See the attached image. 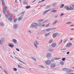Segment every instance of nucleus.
I'll return each instance as SVG.
<instances>
[{"instance_id": "69168bd1", "label": "nucleus", "mask_w": 74, "mask_h": 74, "mask_svg": "<svg viewBox=\"0 0 74 74\" xmlns=\"http://www.w3.org/2000/svg\"><path fill=\"white\" fill-rule=\"evenodd\" d=\"M71 74H74V73H71Z\"/></svg>"}, {"instance_id": "dca6fc26", "label": "nucleus", "mask_w": 74, "mask_h": 74, "mask_svg": "<svg viewBox=\"0 0 74 74\" xmlns=\"http://www.w3.org/2000/svg\"><path fill=\"white\" fill-rule=\"evenodd\" d=\"M66 48H64V49H62L61 50V51H62V52H64V51H65L66 50Z\"/></svg>"}, {"instance_id": "c9c22d12", "label": "nucleus", "mask_w": 74, "mask_h": 74, "mask_svg": "<svg viewBox=\"0 0 74 74\" xmlns=\"http://www.w3.org/2000/svg\"><path fill=\"white\" fill-rule=\"evenodd\" d=\"M18 67H19L20 68H23L22 67H21V66H20V65H18Z\"/></svg>"}, {"instance_id": "423d86ee", "label": "nucleus", "mask_w": 74, "mask_h": 74, "mask_svg": "<svg viewBox=\"0 0 74 74\" xmlns=\"http://www.w3.org/2000/svg\"><path fill=\"white\" fill-rule=\"evenodd\" d=\"M72 45H73V44L71 42L70 43H69L66 45V46L68 47H71V46H72Z\"/></svg>"}, {"instance_id": "09e8293b", "label": "nucleus", "mask_w": 74, "mask_h": 74, "mask_svg": "<svg viewBox=\"0 0 74 74\" xmlns=\"http://www.w3.org/2000/svg\"><path fill=\"white\" fill-rule=\"evenodd\" d=\"M70 40H73V38H71L70 39Z\"/></svg>"}, {"instance_id": "f3484780", "label": "nucleus", "mask_w": 74, "mask_h": 74, "mask_svg": "<svg viewBox=\"0 0 74 74\" xmlns=\"http://www.w3.org/2000/svg\"><path fill=\"white\" fill-rule=\"evenodd\" d=\"M49 10H46L44 12V13H45V14H46V13H47V12H48V11H49Z\"/></svg>"}, {"instance_id": "79ce46f5", "label": "nucleus", "mask_w": 74, "mask_h": 74, "mask_svg": "<svg viewBox=\"0 0 74 74\" xmlns=\"http://www.w3.org/2000/svg\"><path fill=\"white\" fill-rule=\"evenodd\" d=\"M4 72L5 73H6V74H7V72L5 70L4 71Z\"/></svg>"}, {"instance_id": "a18cd8bd", "label": "nucleus", "mask_w": 74, "mask_h": 74, "mask_svg": "<svg viewBox=\"0 0 74 74\" xmlns=\"http://www.w3.org/2000/svg\"><path fill=\"white\" fill-rule=\"evenodd\" d=\"M67 40H65L64 41V43H65V42H66V41H67Z\"/></svg>"}, {"instance_id": "412c9836", "label": "nucleus", "mask_w": 74, "mask_h": 74, "mask_svg": "<svg viewBox=\"0 0 74 74\" xmlns=\"http://www.w3.org/2000/svg\"><path fill=\"white\" fill-rule=\"evenodd\" d=\"M30 8V6H27L26 7V8L27 9H28V8Z\"/></svg>"}, {"instance_id": "c03bdc74", "label": "nucleus", "mask_w": 74, "mask_h": 74, "mask_svg": "<svg viewBox=\"0 0 74 74\" xmlns=\"http://www.w3.org/2000/svg\"><path fill=\"white\" fill-rule=\"evenodd\" d=\"M45 0H42L39 3H40V2H42V1H45Z\"/></svg>"}, {"instance_id": "a19ab883", "label": "nucleus", "mask_w": 74, "mask_h": 74, "mask_svg": "<svg viewBox=\"0 0 74 74\" xmlns=\"http://www.w3.org/2000/svg\"><path fill=\"white\" fill-rule=\"evenodd\" d=\"M24 13H25V12H23L21 13V14H24Z\"/></svg>"}, {"instance_id": "49530a36", "label": "nucleus", "mask_w": 74, "mask_h": 74, "mask_svg": "<svg viewBox=\"0 0 74 74\" xmlns=\"http://www.w3.org/2000/svg\"><path fill=\"white\" fill-rule=\"evenodd\" d=\"M70 53V52H68L67 53V54H69Z\"/></svg>"}, {"instance_id": "3c124183", "label": "nucleus", "mask_w": 74, "mask_h": 74, "mask_svg": "<svg viewBox=\"0 0 74 74\" xmlns=\"http://www.w3.org/2000/svg\"><path fill=\"white\" fill-rule=\"evenodd\" d=\"M29 32H30V33H32V32H31L30 31V30L29 31Z\"/></svg>"}, {"instance_id": "7ed1b4c3", "label": "nucleus", "mask_w": 74, "mask_h": 74, "mask_svg": "<svg viewBox=\"0 0 74 74\" xmlns=\"http://www.w3.org/2000/svg\"><path fill=\"white\" fill-rule=\"evenodd\" d=\"M64 8L68 11L69 10H73V8L71 7L69 8V7L65 6Z\"/></svg>"}, {"instance_id": "a878e982", "label": "nucleus", "mask_w": 74, "mask_h": 74, "mask_svg": "<svg viewBox=\"0 0 74 74\" xmlns=\"http://www.w3.org/2000/svg\"><path fill=\"white\" fill-rule=\"evenodd\" d=\"M60 64H61V65H63V64H64V62H60Z\"/></svg>"}, {"instance_id": "1a4fd4ad", "label": "nucleus", "mask_w": 74, "mask_h": 74, "mask_svg": "<svg viewBox=\"0 0 74 74\" xmlns=\"http://www.w3.org/2000/svg\"><path fill=\"white\" fill-rule=\"evenodd\" d=\"M34 45L36 47V48H37V45H38V42H37V41H35L34 42Z\"/></svg>"}, {"instance_id": "4c0bfd02", "label": "nucleus", "mask_w": 74, "mask_h": 74, "mask_svg": "<svg viewBox=\"0 0 74 74\" xmlns=\"http://www.w3.org/2000/svg\"><path fill=\"white\" fill-rule=\"evenodd\" d=\"M16 50L17 51H19V49L18 48H16Z\"/></svg>"}, {"instance_id": "37998d69", "label": "nucleus", "mask_w": 74, "mask_h": 74, "mask_svg": "<svg viewBox=\"0 0 74 74\" xmlns=\"http://www.w3.org/2000/svg\"><path fill=\"white\" fill-rule=\"evenodd\" d=\"M53 61H54V59H52L51 60V62H53Z\"/></svg>"}, {"instance_id": "cd10ccee", "label": "nucleus", "mask_w": 74, "mask_h": 74, "mask_svg": "<svg viewBox=\"0 0 74 74\" xmlns=\"http://www.w3.org/2000/svg\"><path fill=\"white\" fill-rule=\"evenodd\" d=\"M9 46L10 47H14V45H10Z\"/></svg>"}, {"instance_id": "c85d7f7f", "label": "nucleus", "mask_w": 74, "mask_h": 74, "mask_svg": "<svg viewBox=\"0 0 74 74\" xmlns=\"http://www.w3.org/2000/svg\"><path fill=\"white\" fill-rule=\"evenodd\" d=\"M52 41H53V40H52V39H51L50 40L49 43H51V42H52Z\"/></svg>"}, {"instance_id": "ddd939ff", "label": "nucleus", "mask_w": 74, "mask_h": 74, "mask_svg": "<svg viewBox=\"0 0 74 74\" xmlns=\"http://www.w3.org/2000/svg\"><path fill=\"white\" fill-rule=\"evenodd\" d=\"M51 66L53 68H54V67H55V66H56V65H55V64H52L51 65Z\"/></svg>"}, {"instance_id": "bb28decb", "label": "nucleus", "mask_w": 74, "mask_h": 74, "mask_svg": "<svg viewBox=\"0 0 74 74\" xmlns=\"http://www.w3.org/2000/svg\"><path fill=\"white\" fill-rule=\"evenodd\" d=\"M58 22V21H56L55 22H53V25H55V24H56V22Z\"/></svg>"}, {"instance_id": "13d9d810", "label": "nucleus", "mask_w": 74, "mask_h": 74, "mask_svg": "<svg viewBox=\"0 0 74 74\" xmlns=\"http://www.w3.org/2000/svg\"><path fill=\"white\" fill-rule=\"evenodd\" d=\"M22 0H19L20 1V3H21V1Z\"/></svg>"}, {"instance_id": "de8ad7c7", "label": "nucleus", "mask_w": 74, "mask_h": 74, "mask_svg": "<svg viewBox=\"0 0 74 74\" xmlns=\"http://www.w3.org/2000/svg\"><path fill=\"white\" fill-rule=\"evenodd\" d=\"M71 23V22H69V23H67V24H69V23Z\"/></svg>"}, {"instance_id": "5701e85b", "label": "nucleus", "mask_w": 74, "mask_h": 74, "mask_svg": "<svg viewBox=\"0 0 74 74\" xmlns=\"http://www.w3.org/2000/svg\"><path fill=\"white\" fill-rule=\"evenodd\" d=\"M50 34V33H48L47 34H45V37H47V36H48V35H49V34Z\"/></svg>"}, {"instance_id": "680f3d73", "label": "nucleus", "mask_w": 74, "mask_h": 74, "mask_svg": "<svg viewBox=\"0 0 74 74\" xmlns=\"http://www.w3.org/2000/svg\"><path fill=\"white\" fill-rule=\"evenodd\" d=\"M0 68H1V69H2V67H1V66H0Z\"/></svg>"}, {"instance_id": "e433bc0d", "label": "nucleus", "mask_w": 74, "mask_h": 74, "mask_svg": "<svg viewBox=\"0 0 74 74\" xmlns=\"http://www.w3.org/2000/svg\"><path fill=\"white\" fill-rule=\"evenodd\" d=\"M66 59L65 58H62V60L63 61H64V60H65Z\"/></svg>"}, {"instance_id": "20e7f679", "label": "nucleus", "mask_w": 74, "mask_h": 74, "mask_svg": "<svg viewBox=\"0 0 74 74\" xmlns=\"http://www.w3.org/2000/svg\"><path fill=\"white\" fill-rule=\"evenodd\" d=\"M45 63L47 65H49L51 63V61L49 60L45 61Z\"/></svg>"}, {"instance_id": "aec40b11", "label": "nucleus", "mask_w": 74, "mask_h": 74, "mask_svg": "<svg viewBox=\"0 0 74 74\" xmlns=\"http://www.w3.org/2000/svg\"><path fill=\"white\" fill-rule=\"evenodd\" d=\"M67 70V68H63L62 69L63 71H66V70Z\"/></svg>"}, {"instance_id": "4d7b16f0", "label": "nucleus", "mask_w": 74, "mask_h": 74, "mask_svg": "<svg viewBox=\"0 0 74 74\" xmlns=\"http://www.w3.org/2000/svg\"><path fill=\"white\" fill-rule=\"evenodd\" d=\"M41 67H42V68H44V66H41Z\"/></svg>"}, {"instance_id": "7c9ffc66", "label": "nucleus", "mask_w": 74, "mask_h": 74, "mask_svg": "<svg viewBox=\"0 0 74 74\" xmlns=\"http://www.w3.org/2000/svg\"><path fill=\"white\" fill-rule=\"evenodd\" d=\"M18 60L20 62H21L22 63H23V64H25V63L24 62H23V61H21V60Z\"/></svg>"}, {"instance_id": "6ab92c4d", "label": "nucleus", "mask_w": 74, "mask_h": 74, "mask_svg": "<svg viewBox=\"0 0 74 74\" xmlns=\"http://www.w3.org/2000/svg\"><path fill=\"white\" fill-rule=\"evenodd\" d=\"M51 30V29L50 28H48L46 29V31L47 32H49V31H50V30Z\"/></svg>"}, {"instance_id": "a211bd4d", "label": "nucleus", "mask_w": 74, "mask_h": 74, "mask_svg": "<svg viewBox=\"0 0 74 74\" xmlns=\"http://www.w3.org/2000/svg\"><path fill=\"white\" fill-rule=\"evenodd\" d=\"M64 6V5L63 4H62L60 6V8H63Z\"/></svg>"}, {"instance_id": "f257e3e1", "label": "nucleus", "mask_w": 74, "mask_h": 74, "mask_svg": "<svg viewBox=\"0 0 74 74\" xmlns=\"http://www.w3.org/2000/svg\"><path fill=\"white\" fill-rule=\"evenodd\" d=\"M2 3L3 4V5H5L4 8H3V12L4 14L6 13V11H7V7H6L5 6V2H4V0H1Z\"/></svg>"}, {"instance_id": "f8f14e48", "label": "nucleus", "mask_w": 74, "mask_h": 74, "mask_svg": "<svg viewBox=\"0 0 74 74\" xmlns=\"http://www.w3.org/2000/svg\"><path fill=\"white\" fill-rule=\"evenodd\" d=\"M12 42H13L15 44L17 42V41H16V39H13Z\"/></svg>"}, {"instance_id": "9b49d317", "label": "nucleus", "mask_w": 74, "mask_h": 74, "mask_svg": "<svg viewBox=\"0 0 74 74\" xmlns=\"http://www.w3.org/2000/svg\"><path fill=\"white\" fill-rule=\"evenodd\" d=\"M58 34L57 33H55L53 34V38H55V37H56V36H57Z\"/></svg>"}, {"instance_id": "ea45409f", "label": "nucleus", "mask_w": 74, "mask_h": 74, "mask_svg": "<svg viewBox=\"0 0 74 74\" xmlns=\"http://www.w3.org/2000/svg\"><path fill=\"white\" fill-rule=\"evenodd\" d=\"M64 15V13H62L61 14V16H62Z\"/></svg>"}, {"instance_id": "bf43d9fd", "label": "nucleus", "mask_w": 74, "mask_h": 74, "mask_svg": "<svg viewBox=\"0 0 74 74\" xmlns=\"http://www.w3.org/2000/svg\"><path fill=\"white\" fill-rule=\"evenodd\" d=\"M72 8H73V9L74 8V6H73Z\"/></svg>"}, {"instance_id": "5fc2aeb1", "label": "nucleus", "mask_w": 74, "mask_h": 74, "mask_svg": "<svg viewBox=\"0 0 74 74\" xmlns=\"http://www.w3.org/2000/svg\"><path fill=\"white\" fill-rule=\"evenodd\" d=\"M74 26V25H71V26Z\"/></svg>"}, {"instance_id": "052dcab7", "label": "nucleus", "mask_w": 74, "mask_h": 74, "mask_svg": "<svg viewBox=\"0 0 74 74\" xmlns=\"http://www.w3.org/2000/svg\"><path fill=\"white\" fill-rule=\"evenodd\" d=\"M71 30H74V29H71Z\"/></svg>"}, {"instance_id": "e2e57ef3", "label": "nucleus", "mask_w": 74, "mask_h": 74, "mask_svg": "<svg viewBox=\"0 0 74 74\" xmlns=\"http://www.w3.org/2000/svg\"><path fill=\"white\" fill-rule=\"evenodd\" d=\"M42 66H41V65H40V67H41Z\"/></svg>"}, {"instance_id": "2eb2a0df", "label": "nucleus", "mask_w": 74, "mask_h": 74, "mask_svg": "<svg viewBox=\"0 0 74 74\" xmlns=\"http://www.w3.org/2000/svg\"><path fill=\"white\" fill-rule=\"evenodd\" d=\"M51 12H57V11L56 10H53L51 11Z\"/></svg>"}, {"instance_id": "39448f33", "label": "nucleus", "mask_w": 74, "mask_h": 74, "mask_svg": "<svg viewBox=\"0 0 74 74\" xmlns=\"http://www.w3.org/2000/svg\"><path fill=\"white\" fill-rule=\"evenodd\" d=\"M32 26L33 27H37V26H38V24L36 23H33L32 25Z\"/></svg>"}, {"instance_id": "4be33fe9", "label": "nucleus", "mask_w": 74, "mask_h": 74, "mask_svg": "<svg viewBox=\"0 0 74 74\" xmlns=\"http://www.w3.org/2000/svg\"><path fill=\"white\" fill-rule=\"evenodd\" d=\"M14 29H16V28H17V25H14Z\"/></svg>"}, {"instance_id": "338daca9", "label": "nucleus", "mask_w": 74, "mask_h": 74, "mask_svg": "<svg viewBox=\"0 0 74 74\" xmlns=\"http://www.w3.org/2000/svg\"><path fill=\"white\" fill-rule=\"evenodd\" d=\"M73 69H74V67H73Z\"/></svg>"}, {"instance_id": "6e6552de", "label": "nucleus", "mask_w": 74, "mask_h": 74, "mask_svg": "<svg viewBox=\"0 0 74 74\" xmlns=\"http://www.w3.org/2000/svg\"><path fill=\"white\" fill-rule=\"evenodd\" d=\"M51 45L52 47H56V43H53L51 44Z\"/></svg>"}, {"instance_id": "f704fd0d", "label": "nucleus", "mask_w": 74, "mask_h": 74, "mask_svg": "<svg viewBox=\"0 0 74 74\" xmlns=\"http://www.w3.org/2000/svg\"><path fill=\"white\" fill-rule=\"evenodd\" d=\"M14 71H17V69L16 68H14Z\"/></svg>"}, {"instance_id": "f03ea898", "label": "nucleus", "mask_w": 74, "mask_h": 74, "mask_svg": "<svg viewBox=\"0 0 74 74\" xmlns=\"http://www.w3.org/2000/svg\"><path fill=\"white\" fill-rule=\"evenodd\" d=\"M6 16L7 17V18L9 17V21H12V14H9L8 15H6Z\"/></svg>"}, {"instance_id": "6e6d98bb", "label": "nucleus", "mask_w": 74, "mask_h": 74, "mask_svg": "<svg viewBox=\"0 0 74 74\" xmlns=\"http://www.w3.org/2000/svg\"><path fill=\"white\" fill-rule=\"evenodd\" d=\"M45 26V24H43L42 25V26Z\"/></svg>"}, {"instance_id": "58836bf2", "label": "nucleus", "mask_w": 74, "mask_h": 74, "mask_svg": "<svg viewBox=\"0 0 74 74\" xmlns=\"http://www.w3.org/2000/svg\"><path fill=\"white\" fill-rule=\"evenodd\" d=\"M43 19H40V20H39V21H40V22H41V21H43Z\"/></svg>"}, {"instance_id": "2f4dec72", "label": "nucleus", "mask_w": 74, "mask_h": 74, "mask_svg": "<svg viewBox=\"0 0 74 74\" xmlns=\"http://www.w3.org/2000/svg\"><path fill=\"white\" fill-rule=\"evenodd\" d=\"M17 21V18H16L14 20V22H16Z\"/></svg>"}, {"instance_id": "c756f323", "label": "nucleus", "mask_w": 74, "mask_h": 74, "mask_svg": "<svg viewBox=\"0 0 74 74\" xmlns=\"http://www.w3.org/2000/svg\"><path fill=\"white\" fill-rule=\"evenodd\" d=\"M54 59L55 60H58V59H59L60 58H54Z\"/></svg>"}, {"instance_id": "473e14b6", "label": "nucleus", "mask_w": 74, "mask_h": 74, "mask_svg": "<svg viewBox=\"0 0 74 74\" xmlns=\"http://www.w3.org/2000/svg\"><path fill=\"white\" fill-rule=\"evenodd\" d=\"M62 41H63L62 40H61V41L59 42V44H60L62 43Z\"/></svg>"}, {"instance_id": "393cba45", "label": "nucleus", "mask_w": 74, "mask_h": 74, "mask_svg": "<svg viewBox=\"0 0 74 74\" xmlns=\"http://www.w3.org/2000/svg\"><path fill=\"white\" fill-rule=\"evenodd\" d=\"M0 25L1 26H4V24H3V23H0Z\"/></svg>"}, {"instance_id": "0eeeda50", "label": "nucleus", "mask_w": 74, "mask_h": 74, "mask_svg": "<svg viewBox=\"0 0 74 74\" xmlns=\"http://www.w3.org/2000/svg\"><path fill=\"white\" fill-rule=\"evenodd\" d=\"M5 41V40H4V38H2L0 41V44H2L3 42H4Z\"/></svg>"}, {"instance_id": "8fccbe9b", "label": "nucleus", "mask_w": 74, "mask_h": 74, "mask_svg": "<svg viewBox=\"0 0 74 74\" xmlns=\"http://www.w3.org/2000/svg\"><path fill=\"white\" fill-rule=\"evenodd\" d=\"M34 60L35 61H36V59L35 58H33Z\"/></svg>"}, {"instance_id": "72a5a7b5", "label": "nucleus", "mask_w": 74, "mask_h": 74, "mask_svg": "<svg viewBox=\"0 0 74 74\" xmlns=\"http://www.w3.org/2000/svg\"><path fill=\"white\" fill-rule=\"evenodd\" d=\"M49 23H48V24H47V25H46V27H48V26H49Z\"/></svg>"}, {"instance_id": "9d476101", "label": "nucleus", "mask_w": 74, "mask_h": 74, "mask_svg": "<svg viewBox=\"0 0 74 74\" xmlns=\"http://www.w3.org/2000/svg\"><path fill=\"white\" fill-rule=\"evenodd\" d=\"M46 56L47 58H48V57H51V54L50 53H47Z\"/></svg>"}, {"instance_id": "4468645a", "label": "nucleus", "mask_w": 74, "mask_h": 74, "mask_svg": "<svg viewBox=\"0 0 74 74\" xmlns=\"http://www.w3.org/2000/svg\"><path fill=\"white\" fill-rule=\"evenodd\" d=\"M22 18H23V17H22V16H21V17H19L18 19V21H21V19H22Z\"/></svg>"}, {"instance_id": "b1692460", "label": "nucleus", "mask_w": 74, "mask_h": 74, "mask_svg": "<svg viewBox=\"0 0 74 74\" xmlns=\"http://www.w3.org/2000/svg\"><path fill=\"white\" fill-rule=\"evenodd\" d=\"M53 51V49H49V52H52Z\"/></svg>"}, {"instance_id": "603ef678", "label": "nucleus", "mask_w": 74, "mask_h": 74, "mask_svg": "<svg viewBox=\"0 0 74 74\" xmlns=\"http://www.w3.org/2000/svg\"><path fill=\"white\" fill-rule=\"evenodd\" d=\"M15 3H17V2L16 1V0H15Z\"/></svg>"}, {"instance_id": "864d4df0", "label": "nucleus", "mask_w": 74, "mask_h": 74, "mask_svg": "<svg viewBox=\"0 0 74 74\" xmlns=\"http://www.w3.org/2000/svg\"><path fill=\"white\" fill-rule=\"evenodd\" d=\"M36 1V0H35L32 3H34V2H35V1Z\"/></svg>"}, {"instance_id": "0e129e2a", "label": "nucleus", "mask_w": 74, "mask_h": 74, "mask_svg": "<svg viewBox=\"0 0 74 74\" xmlns=\"http://www.w3.org/2000/svg\"><path fill=\"white\" fill-rule=\"evenodd\" d=\"M1 17V14H0V17Z\"/></svg>"}]
</instances>
